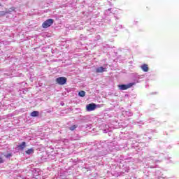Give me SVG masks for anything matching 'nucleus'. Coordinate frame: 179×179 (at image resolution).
I'll return each mask as SVG.
<instances>
[{
    "instance_id": "nucleus-1",
    "label": "nucleus",
    "mask_w": 179,
    "mask_h": 179,
    "mask_svg": "<svg viewBox=\"0 0 179 179\" xmlns=\"http://www.w3.org/2000/svg\"><path fill=\"white\" fill-rule=\"evenodd\" d=\"M115 145V141H111L110 140L102 142L96 141L93 143L92 148L90 149V152L94 155V156L91 157V159L92 157H95V156L101 157V156H106V155L114 152Z\"/></svg>"
},
{
    "instance_id": "nucleus-2",
    "label": "nucleus",
    "mask_w": 179,
    "mask_h": 179,
    "mask_svg": "<svg viewBox=\"0 0 179 179\" xmlns=\"http://www.w3.org/2000/svg\"><path fill=\"white\" fill-rule=\"evenodd\" d=\"M135 85V83H130L128 84H122L118 85L120 90H127V89H131L132 86Z\"/></svg>"
},
{
    "instance_id": "nucleus-3",
    "label": "nucleus",
    "mask_w": 179,
    "mask_h": 179,
    "mask_svg": "<svg viewBox=\"0 0 179 179\" xmlns=\"http://www.w3.org/2000/svg\"><path fill=\"white\" fill-rule=\"evenodd\" d=\"M54 24V20L53 19H48L46 21H45L42 24V27L43 29H48L50 26H52Z\"/></svg>"
},
{
    "instance_id": "nucleus-4",
    "label": "nucleus",
    "mask_w": 179,
    "mask_h": 179,
    "mask_svg": "<svg viewBox=\"0 0 179 179\" xmlns=\"http://www.w3.org/2000/svg\"><path fill=\"white\" fill-rule=\"evenodd\" d=\"M96 108H97V105L94 103H92L86 105V110L88 112L94 111Z\"/></svg>"
},
{
    "instance_id": "nucleus-5",
    "label": "nucleus",
    "mask_w": 179,
    "mask_h": 179,
    "mask_svg": "<svg viewBox=\"0 0 179 179\" xmlns=\"http://www.w3.org/2000/svg\"><path fill=\"white\" fill-rule=\"evenodd\" d=\"M68 79H66V77H59L56 78V82L58 85H64L66 83V81Z\"/></svg>"
},
{
    "instance_id": "nucleus-6",
    "label": "nucleus",
    "mask_w": 179,
    "mask_h": 179,
    "mask_svg": "<svg viewBox=\"0 0 179 179\" xmlns=\"http://www.w3.org/2000/svg\"><path fill=\"white\" fill-rule=\"evenodd\" d=\"M96 73H103V72H107V65L105 64L103 66H100L96 69Z\"/></svg>"
},
{
    "instance_id": "nucleus-7",
    "label": "nucleus",
    "mask_w": 179,
    "mask_h": 179,
    "mask_svg": "<svg viewBox=\"0 0 179 179\" xmlns=\"http://www.w3.org/2000/svg\"><path fill=\"white\" fill-rule=\"evenodd\" d=\"M112 8H108L104 12L105 15V20H108V22H111V19L107 18L108 16H113V13L111 12Z\"/></svg>"
},
{
    "instance_id": "nucleus-8",
    "label": "nucleus",
    "mask_w": 179,
    "mask_h": 179,
    "mask_svg": "<svg viewBox=\"0 0 179 179\" xmlns=\"http://www.w3.org/2000/svg\"><path fill=\"white\" fill-rule=\"evenodd\" d=\"M31 171L35 177L41 174V170H40V169H34Z\"/></svg>"
},
{
    "instance_id": "nucleus-9",
    "label": "nucleus",
    "mask_w": 179,
    "mask_h": 179,
    "mask_svg": "<svg viewBox=\"0 0 179 179\" xmlns=\"http://www.w3.org/2000/svg\"><path fill=\"white\" fill-rule=\"evenodd\" d=\"M26 148V142L23 141L21 144L17 146V150H23Z\"/></svg>"
},
{
    "instance_id": "nucleus-10",
    "label": "nucleus",
    "mask_w": 179,
    "mask_h": 179,
    "mask_svg": "<svg viewBox=\"0 0 179 179\" xmlns=\"http://www.w3.org/2000/svg\"><path fill=\"white\" fill-rule=\"evenodd\" d=\"M40 114V112L37 110H34L33 112L31 113L30 115L31 117H38Z\"/></svg>"
},
{
    "instance_id": "nucleus-11",
    "label": "nucleus",
    "mask_w": 179,
    "mask_h": 179,
    "mask_svg": "<svg viewBox=\"0 0 179 179\" xmlns=\"http://www.w3.org/2000/svg\"><path fill=\"white\" fill-rule=\"evenodd\" d=\"M25 153H27V155H31V154L34 153V150L33 148H30V149L27 150V151H25Z\"/></svg>"
},
{
    "instance_id": "nucleus-12",
    "label": "nucleus",
    "mask_w": 179,
    "mask_h": 179,
    "mask_svg": "<svg viewBox=\"0 0 179 179\" xmlns=\"http://www.w3.org/2000/svg\"><path fill=\"white\" fill-rule=\"evenodd\" d=\"M78 96H80V97H85V96H86V92H85V91H80L78 92Z\"/></svg>"
},
{
    "instance_id": "nucleus-13",
    "label": "nucleus",
    "mask_w": 179,
    "mask_h": 179,
    "mask_svg": "<svg viewBox=\"0 0 179 179\" xmlns=\"http://www.w3.org/2000/svg\"><path fill=\"white\" fill-rule=\"evenodd\" d=\"M76 128H78V125L74 124L73 126H71L69 127V129H70V131H75V129H76Z\"/></svg>"
},
{
    "instance_id": "nucleus-14",
    "label": "nucleus",
    "mask_w": 179,
    "mask_h": 179,
    "mask_svg": "<svg viewBox=\"0 0 179 179\" xmlns=\"http://www.w3.org/2000/svg\"><path fill=\"white\" fill-rule=\"evenodd\" d=\"M122 29V25L116 24V26H115V30L116 31H118V29Z\"/></svg>"
},
{
    "instance_id": "nucleus-15",
    "label": "nucleus",
    "mask_w": 179,
    "mask_h": 179,
    "mask_svg": "<svg viewBox=\"0 0 179 179\" xmlns=\"http://www.w3.org/2000/svg\"><path fill=\"white\" fill-rule=\"evenodd\" d=\"M4 157L6 158V159H9L10 157H12V153H8L7 155H5Z\"/></svg>"
},
{
    "instance_id": "nucleus-16",
    "label": "nucleus",
    "mask_w": 179,
    "mask_h": 179,
    "mask_svg": "<svg viewBox=\"0 0 179 179\" xmlns=\"http://www.w3.org/2000/svg\"><path fill=\"white\" fill-rule=\"evenodd\" d=\"M85 128L87 129H90V128H92V124H87L85 126Z\"/></svg>"
},
{
    "instance_id": "nucleus-17",
    "label": "nucleus",
    "mask_w": 179,
    "mask_h": 179,
    "mask_svg": "<svg viewBox=\"0 0 179 179\" xmlns=\"http://www.w3.org/2000/svg\"><path fill=\"white\" fill-rule=\"evenodd\" d=\"M13 10H15V8L13 7V8H10L8 11V13H10V12H13Z\"/></svg>"
},
{
    "instance_id": "nucleus-18",
    "label": "nucleus",
    "mask_w": 179,
    "mask_h": 179,
    "mask_svg": "<svg viewBox=\"0 0 179 179\" xmlns=\"http://www.w3.org/2000/svg\"><path fill=\"white\" fill-rule=\"evenodd\" d=\"M4 75H6L7 76H10L12 73H10V71H7L6 73H4Z\"/></svg>"
},
{
    "instance_id": "nucleus-19",
    "label": "nucleus",
    "mask_w": 179,
    "mask_h": 179,
    "mask_svg": "<svg viewBox=\"0 0 179 179\" xmlns=\"http://www.w3.org/2000/svg\"><path fill=\"white\" fill-rule=\"evenodd\" d=\"M110 130L109 129H104V130H103V134H108V132Z\"/></svg>"
},
{
    "instance_id": "nucleus-20",
    "label": "nucleus",
    "mask_w": 179,
    "mask_h": 179,
    "mask_svg": "<svg viewBox=\"0 0 179 179\" xmlns=\"http://www.w3.org/2000/svg\"><path fill=\"white\" fill-rule=\"evenodd\" d=\"M5 161H3V159L0 157V164H2Z\"/></svg>"
},
{
    "instance_id": "nucleus-21",
    "label": "nucleus",
    "mask_w": 179,
    "mask_h": 179,
    "mask_svg": "<svg viewBox=\"0 0 179 179\" xmlns=\"http://www.w3.org/2000/svg\"><path fill=\"white\" fill-rule=\"evenodd\" d=\"M108 135L109 136H111L113 135V132L109 130V131H108Z\"/></svg>"
},
{
    "instance_id": "nucleus-22",
    "label": "nucleus",
    "mask_w": 179,
    "mask_h": 179,
    "mask_svg": "<svg viewBox=\"0 0 179 179\" xmlns=\"http://www.w3.org/2000/svg\"><path fill=\"white\" fill-rule=\"evenodd\" d=\"M0 15L1 16H5V12L3 11L0 12Z\"/></svg>"
},
{
    "instance_id": "nucleus-23",
    "label": "nucleus",
    "mask_w": 179,
    "mask_h": 179,
    "mask_svg": "<svg viewBox=\"0 0 179 179\" xmlns=\"http://www.w3.org/2000/svg\"><path fill=\"white\" fill-rule=\"evenodd\" d=\"M101 107V105H96V108H100Z\"/></svg>"
},
{
    "instance_id": "nucleus-24",
    "label": "nucleus",
    "mask_w": 179,
    "mask_h": 179,
    "mask_svg": "<svg viewBox=\"0 0 179 179\" xmlns=\"http://www.w3.org/2000/svg\"><path fill=\"white\" fill-rule=\"evenodd\" d=\"M61 106H65V103H64V102H61Z\"/></svg>"
},
{
    "instance_id": "nucleus-25",
    "label": "nucleus",
    "mask_w": 179,
    "mask_h": 179,
    "mask_svg": "<svg viewBox=\"0 0 179 179\" xmlns=\"http://www.w3.org/2000/svg\"><path fill=\"white\" fill-rule=\"evenodd\" d=\"M116 19H118V17H115Z\"/></svg>"
},
{
    "instance_id": "nucleus-26",
    "label": "nucleus",
    "mask_w": 179,
    "mask_h": 179,
    "mask_svg": "<svg viewBox=\"0 0 179 179\" xmlns=\"http://www.w3.org/2000/svg\"><path fill=\"white\" fill-rule=\"evenodd\" d=\"M0 6H1V4H0Z\"/></svg>"
}]
</instances>
